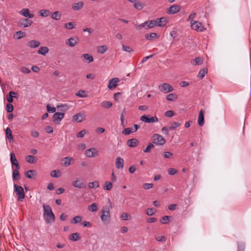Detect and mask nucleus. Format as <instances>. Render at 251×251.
<instances>
[{
  "instance_id": "nucleus-1",
  "label": "nucleus",
  "mask_w": 251,
  "mask_h": 251,
  "mask_svg": "<svg viewBox=\"0 0 251 251\" xmlns=\"http://www.w3.org/2000/svg\"><path fill=\"white\" fill-rule=\"evenodd\" d=\"M43 212H44V217L47 223L53 222L55 220V216L53 213L50 206L46 204H44Z\"/></svg>"
},
{
  "instance_id": "nucleus-2",
  "label": "nucleus",
  "mask_w": 251,
  "mask_h": 251,
  "mask_svg": "<svg viewBox=\"0 0 251 251\" xmlns=\"http://www.w3.org/2000/svg\"><path fill=\"white\" fill-rule=\"evenodd\" d=\"M100 218L101 221L104 223H108L110 220V208L107 206L102 208L100 212Z\"/></svg>"
},
{
  "instance_id": "nucleus-3",
  "label": "nucleus",
  "mask_w": 251,
  "mask_h": 251,
  "mask_svg": "<svg viewBox=\"0 0 251 251\" xmlns=\"http://www.w3.org/2000/svg\"><path fill=\"white\" fill-rule=\"evenodd\" d=\"M14 191L18 196V200L19 201H22L25 199V194L23 188L17 184H15L14 185Z\"/></svg>"
},
{
  "instance_id": "nucleus-4",
  "label": "nucleus",
  "mask_w": 251,
  "mask_h": 251,
  "mask_svg": "<svg viewBox=\"0 0 251 251\" xmlns=\"http://www.w3.org/2000/svg\"><path fill=\"white\" fill-rule=\"evenodd\" d=\"M152 142L156 145H163L166 143L164 138L158 134H154L151 137Z\"/></svg>"
},
{
  "instance_id": "nucleus-5",
  "label": "nucleus",
  "mask_w": 251,
  "mask_h": 251,
  "mask_svg": "<svg viewBox=\"0 0 251 251\" xmlns=\"http://www.w3.org/2000/svg\"><path fill=\"white\" fill-rule=\"evenodd\" d=\"M191 27L193 29L197 31L202 32L205 30L202 24L197 21H192V23H191Z\"/></svg>"
},
{
  "instance_id": "nucleus-6",
  "label": "nucleus",
  "mask_w": 251,
  "mask_h": 251,
  "mask_svg": "<svg viewBox=\"0 0 251 251\" xmlns=\"http://www.w3.org/2000/svg\"><path fill=\"white\" fill-rule=\"evenodd\" d=\"M159 89L162 92L167 93L172 92L174 89L169 84L167 83H163L159 86Z\"/></svg>"
},
{
  "instance_id": "nucleus-7",
  "label": "nucleus",
  "mask_w": 251,
  "mask_h": 251,
  "mask_svg": "<svg viewBox=\"0 0 251 251\" xmlns=\"http://www.w3.org/2000/svg\"><path fill=\"white\" fill-rule=\"evenodd\" d=\"M32 23L31 20L25 18H22L18 22V25L21 28L29 27Z\"/></svg>"
},
{
  "instance_id": "nucleus-8",
  "label": "nucleus",
  "mask_w": 251,
  "mask_h": 251,
  "mask_svg": "<svg viewBox=\"0 0 251 251\" xmlns=\"http://www.w3.org/2000/svg\"><path fill=\"white\" fill-rule=\"evenodd\" d=\"M85 115L84 112H80L74 115L72 118L73 122L80 123L85 120Z\"/></svg>"
},
{
  "instance_id": "nucleus-9",
  "label": "nucleus",
  "mask_w": 251,
  "mask_h": 251,
  "mask_svg": "<svg viewBox=\"0 0 251 251\" xmlns=\"http://www.w3.org/2000/svg\"><path fill=\"white\" fill-rule=\"evenodd\" d=\"M140 120L147 123H152L157 122L158 119L156 116L149 118L146 115H143L140 117Z\"/></svg>"
},
{
  "instance_id": "nucleus-10",
  "label": "nucleus",
  "mask_w": 251,
  "mask_h": 251,
  "mask_svg": "<svg viewBox=\"0 0 251 251\" xmlns=\"http://www.w3.org/2000/svg\"><path fill=\"white\" fill-rule=\"evenodd\" d=\"M64 117V113L56 112L53 115V121L56 124H58Z\"/></svg>"
},
{
  "instance_id": "nucleus-11",
  "label": "nucleus",
  "mask_w": 251,
  "mask_h": 251,
  "mask_svg": "<svg viewBox=\"0 0 251 251\" xmlns=\"http://www.w3.org/2000/svg\"><path fill=\"white\" fill-rule=\"evenodd\" d=\"M180 9L181 8L180 6L174 4L167 9V13L169 14H174L179 12Z\"/></svg>"
},
{
  "instance_id": "nucleus-12",
  "label": "nucleus",
  "mask_w": 251,
  "mask_h": 251,
  "mask_svg": "<svg viewBox=\"0 0 251 251\" xmlns=\"http://www.w3.org/2000/svg\"><path fill=\"white\" fill-rule=\"evenodd\" d=\"M120 81V80L118 78H113L109 80L108 88L110 90H112L115 88L118 85V83Z\"/></svg>"
},
{
  "instance_id": "nucleus-13",
  "label": "nucleus",
  "mask_w": 251,
  "mask_h": 251,
  "mask_svg": "<svg viewBox=\"0 0 251 251\" xmlns=\"http://www.w3.org/2000/svg\"><path fill=\"white\" fill-rule=\"evenodd\" d=\"M85 155L88 157H93L98 155V151L95 148H91L86 150Z\"/></svg>"
},
{
  "instance_id": "nucleus-14",
  "label": "nucleus",
  "mask_w": 251,
  "mask_h": 251,
  "mask_svg": "<svg viewBox=\"0 0 251 251\" xmlns=\"http://www.w3.org/2000/svg\"><path fill=\"white\" fill-rule=\"evenodd\" d=\"M78 41V39L77 37H71L66 41V44L70 47H73L77 44Z\"/></svg>"
},
{
  "instance_id": "nucleus-15",
  "label": "nucleus",
  "mask_w": 251,
  "mask_h": 251,
  "mask_svg": "<svg viewBox=\"0 0 251 251\" xmlns=\"http://www.w3.org/2000/svg\"><path fill=\"white\" fill-rule=\"evenodd\" d=\"M10 161L12 165L16 167V169H20V165L13 152H11L10 153Z\"/></svg>"
},
{
  "instance_id": "nucleus-16",
  "label": "nucleus",
  "mask_w": 251,
  "mask_h": 251,
  "mask_svg": "<svg viewBox=\"0 0 251 251\" xmlns=\"http://www.w3.org/2000/svg\"><path fill=\"white\" fill-rule=\"evenodd\" d=\"M157 25L160 27L164 26L167 23V20L165 17L157 18L156 20Z\"/></svg>"
},
{
  "instance_id": "nucleus-17",
  "label": "nucleus",
  "mask_w": 251,
  "mask_h": 251,
  "mask_svg": "<svg viewBox=\"0 0 251 251\" xmlns=\"http://www.w3.org/2000/svg\"><path fill=\"white\" fill-rule=\"evenodd\" d=\"M72 185L75 187L77 188H83L86 187V185L84 182H83L81 180L77 179L75 181H74L72 182Z\"/></svg>"
},
{
  "instance_id": "nucleus-18",
  "label": "nucleus",
  "mask_w": 251,
  "mask_h": 251,
  "mask_svg": "<svg viewBox=\"0 0 251 251\" xmlns=\"http://www.w3.org/2000/svg\"><path fill=\"white\" fill-rule=\"evenodd\" d=\"M204 111L202 109H201L199 112L198 117V124L201 126H203L204 124Z\"/></svg>"
},
{
  "instance_id": "nucleus-19",
  "label": "nucleus",
  "mask_w": 251,
  "mask_h": 251,
  "mask_svg": "<svg viewBox=\"0 0 251 251\" xmlns=\"http://www.w3.org/2000/svg\"><path fill=\"white\" fill-rule=\"evenodd\" d=\"M139 143V141L136 138H132L127 140V145L131 148L137 146Z\"/></svg>"
},
{
  "instance_id": "nucleus-20",
  "label": "nucleus",
  "mask_w": 251,
  "mask_h": 251,
  "mask_svg": "<svg viewBox=\"0 0 251 251\" xmlns=\"http://www.w3.org/2000/svg\"><path fill=\"white\" fill-rule=\"evenodd\" d=\"M40 45V42L36 40H31L27 43V46L31 48H36Z\"/></svg>"
},
{
  "instance_id": "nucleus-21",
  "label": "nucleus",
  "mask_w": 251,
  "mask_h": 251,
  "mask_svg": "<svg viewBox=\"0 0 251 251\" xmlns=\"http://www.w3.org/2000/svg\"><path fill=\"white\" fill-rule=\"evenodd\" d=\"M124 161L123 158L118 157L116 160V166L118 169H123L124 167Z\"/></svg>"
},
{
  "instance_id": "nucleus-22",
  "label": "nucleus",
  "mask_w": 251,
  "mask_h": 251,
  "mask_svg": "<svg viewBox=\"0 0 251 251\" xmlns=\"http://www.w3.org/2000/svg\"><path fill=\"white\" fill-rule=\"evenodd\" d=\"M203 60L200 57H196L195 59L191 60V63L193 65H201L203 63Z\"/></svg>"
},
{
  "instance_id": "nucleus-23",
  "label": "nucleus",
  "mask_w": 251,
  "mask_h": 251,
  "mask_svg": "<svg viewBox=\"0 0 251 251\" xmlns=\"http://www.w3.org/2000/svg\"><path fill=\"white\" fill-rule=\"evenodd\" d=\"M73 160V158L71 157H64L62 161L61 165L64 167H68L71 164V161Z\"/></svg>"
},
{
  "instance_id": "nucleus-24",
  "label": "nucleus",
  "mask_w": 251,
  "mask_h": 251,
  "mask_svg": "<svg viewBox=\"0 0 251 251\" xmlns=\"http://www.w3.org/2000/svg\"><path fill=\"white\" fill-rule=\"evenodd\" d=\"M21 13L25 17H28L29 18H32L34 17V14L29 13V10L27 8H24L21 11Z\"/></svg>"
},
{
  "instance_id": "nucleus-25",
  "label": "nucleus",
  "mask_w": 251,
  "mask_h": 251,
  "mask_svg": "<svg viewBox=\"0 0 251 251\" xmlns=\"http://www.w3.org/2000/svg\"><path fill=\"white\" fill-rule=\"evenodd\" d=\"M81 58H83L85 60L87 61V63H91L93 62L94 58L92 55L88 53L83 54L81 56Z\"/></svg>"
},
{
  "instance_id": "nucleus-26",
  "label": "nucleus",
  "mask_w": 251,
  "mask_h": 251,
  "mask_svg": "<svg viewBox=\"0 0 251 251\" xmlns=\"http://www.w3.org/2000/svg\"><path fill=\"white\" fill-rule=\"evenodd\" d=\"M49 51V49L47 47H41L38 50V53L43 55H46Z\"/></svg>"
},
{
  "instance_id": "nucleus-27",
  "label": "nucleus",
  "mask_w": 251,
  "mask_h": 251,
  "mask_svg": "<svg viewBox=\"0 0 251 251\" xmlns=\"http://www.w3.org/2000/svg\"><path fill=\"white\" fill-rule=\"evenodd\" d=\"M17 95V93L13 91H10L8 95L6 96V99L7 101L10 103H12L13 101V97H15V95Z\"/></svg>"
},
{
  "instance_id": "nucleus-28",
  "label": "nucleus",
  "mask_w": 251,
  "mask_h": 251,
  "mask_svg": "<svg viewBox=\"0 0 251 251\" xmlns=\"http://www.w3.org/2000/svg\"><path fill=\"white\" fill-rule=\"evenodd\" d=\"M69 239L73 241H76L80 239V235L78 233H75L71 234Z\"/></svg>"
},
{
  "instance_id": "nucleus-29",
  "label": "nucleus",
  "mask_w": 251,
  "mask_h": 251,
  "mask_svg": "<svg viewBox=\"0 0 251 251\" xmlns=\"http://www.w3.org/2000/svg\"><path fill=\"white\" fill-rule=\"evenodd\" d=\"M83 6V2L82 1H79L78 2L75 3L72 6V8L74 10H79L82 8Z\"/></svg>"
},
{
  "instance_id": "nucleus-30",
  "label": "nucleus",
  "mask_w": 251,
  "mask_h": 251,
  "mask_svg": "<svg viewBox=\"0 0 251 251\" xmlns=\"http://www.w3.org/2000/svg\"><path fill=\"white\" fill-rule=\"evenodd\" d=\"M38 13L40 16L42 17H47L50 15V12L49 10L42 9L39 11Z\"/></svg>"
},
{
  "instance_id": "nucleus-31",
  "label": "nucleus",
  "mask_w": 251,
  "mask_h": 251,
  "mask_svg": "<svg viewBox=\"0 0 251 251\" xmlns=\"http://www.w3.org/2000/svg\"><path fill=\"white\" fill-rule=\"evenodd\" d=\"M19 169H16L13 170L12 173L13 178L15 180H19L20 179V175L18 171Z\"/></svg>"
},
{
  "instance_id": "nucleus-32",
  "label": "nucleus",
  "mask_w": 251,
  "mask_h": 251,
  "mask_svg": "<svg viewBox=\"0 0 251 251\" xmlns=\"http://www.w3.org/2000/svg\"><path fill=\"white\" fill-rule=\"evenodd\" d=\"M25 33L22 32V31H19L16 32L13 35V37L17 39H20L22 37L25 36Z\"/></svg>"
},
{
  "instance_id": "nucleus-33",
  "label": "nucleus",
  "mask_w": 251,
  "mask_h": 251,
  "mask_svg": "<svg viewBox=\"0 0 251 251\" xmlns=\"http://www.w3.org/2000/svg\"><path fill=\"white\" fill-rule=\"evenodd\" d=\"M5 134L6 138L10 141H11L13 139V135L12 134V131L9 127H7L5 130Z\"/></svg>"
},
{
  "instance_id": "nucleus-34",
  "label": "nucleus",
  "mask_w": 251,
  "mask_h": 251,
  "mask_svg": "<svg viewBox=\"0 0 251 251\" xmlns=\"http://www.w3.org/2000/svg\"><path fill=\"white\" fill-rule=\"evenodd\" d=\"M207 73V69L205 68L201 69L198 75V77H199L200 79H202L205 75Z\"/></svg>"
},
{
  "instance_id": "nucleus-35",
  "label": "nucleus",
  "mask_w": 251,
  "mask_h": 251,
  "mask_svg": "<svg viewBox=\"0 0 251 251\" xmlns=\"http://www.w3.org/2000/svg\"><path fill=\"white\" fill-rule=\"evenodd\" d=\"M177 98V95L175 93H171L168 95L166 97V99L168 100L173 101Z\"/></svg>"
},
{
  "instance_id": "nucleus-36",
  "label": "nucleus",
  "mask_w": 251,
  "mask_h": 251,
  "mask_svg": "<svg viewBox=\"0 0 251 251\" xmlns=\"http://www.w3.org/2000/svg\"><path fill=\"white\" fill-rule=\"evenodd\" d=\"M51 18L55 20H59L60 19L61 17V14L59 11H55L52 13L51 14Z\"/></svg>"
},
{
  "instance_id": "nucleus-37",
  "label": "nucleus",
  "mask_w": 251,
  "mask_h": 251,
  "mask_svg": "<svg viewBox=\"0 0 251 251\" xmlns=\"http://www.w3.org/2000/svg\"><path fill=\"white\" fill-rule=\"evenodd\" d=\"M148 25V22L146 21L140 25H135V27L137 30H140L142 28L144 27L147 28Z\"/></svg>"
},
{
  "instance_id": "nucleus-38",
  "label": "nucleus",
  "mask_w": 251,
  "mask_h": 251,
  "mask_svg": "<svg viewBox=\"0 0 251 251\" xmlns=\"http://www.w3.org/2000/svg\"><path fill=\"white\" fill-rule=\"evenodd\" d=\"M25 160L29 163L33 164L35 163V157L33 155H28L25 157Z\"/></svg>"
},
{
  "instance_id": "nucleus-39",
  "label": "nucleus",
  "mask_w": 251,
  "mask_h": 251,
  "mask_svg": "<svg viewBox=\"0 0 251 251\" xmlns=\"http://www.w3.org/2000/svg\"><path fill=\"white\" fill-rule=\"evenodd\" d=\"M145 4L142 2H137L134 4L133 6L137 10H142L145 6Z\"/></svg>"
},
{
  "instance_id": "nucleus-40",
  "label": "nucleus",
  "mask_w": 251,
  "mask_h": 251,
  "mask_svg": "<svg viewBox=\"0 0 251 251\" xmlns=\"http://www.w3.org/2000/svg\"><path fill=\"white\" fill-rule=\"evenodd\" d=\"M100 105L104 108H108L112 106V103L110 101L105 100L102 101Z\"/></svg>"
},
{
  "instance_id": "nucleus-41",
  "label": "nucleus",
  "mask_w": 251,
  "mask_h": 251,
  "mask_svg": "<svg viewBox=\"0 0 251 251\" xmlns=\"http://www.w3.org/2000/svg\"><path fill=\"white\" fill-rule=\"evenodd\" d=\"M82 220L80 216H77L74 217L71 221L72 224H75L80 223Z\"/></svg>"
},
{
  "instance_id": "nucleus-42",
  "label": "nucleus",
  "mask_w": 251,
  "mask_h": 251,
  "mask_svg": "<svg viewBox=\"0 0 251 251\" xmlns=\"http://www.w3.org/2000/svg\"><path fill=\"white\" fill-rule=\"evenodd\" d=\"M112 187V184L110 181H105L103 189L106 190H111Z\"/></svg>"
},
{
  "instance_id": "nucleus-43",
  "label": "nucleus",
  "mask_w": 251,
  "mask_h": 251,
  "mask_svg": "<svg viewBox=\"0 0 251 251\" xmlns=\"http://www.w3.org/2000/svg\"><path fill=\"white\" fill-rule=\"evenodd\" d=\"M157 37L156 33H151L150 34H147L145 35V38L147 40H152Z\"/></svg>"
},
{
  "instance_id": "nucleus-44",
  "label": "nucleus",
  "mask_w": 251,
  "mask_h": 251,
  "mask_svg": "<svg viewBox=\"0 0 251 251\" xmlns=\"http://www.w3.org/2000/svg\"><path fill=\"white\" fill-rule=\"evenodd\" d=\"M88 209L90 212H96L97 211V204L96 203H93L88 207Z\"/></svg>"
},
{
  "instance_id": "nucleus-45",
  "label": "nucleus",
  "mask_w": 251,
  "mask_h": 251,
  "mask_svg": "<svg viewBox=\"0 0 251 251\" xmlns=\"http://www.w3.org/2000/svg\"><path fill=\"white\" fill-rule=\"evenodd\" d=\"M88 187L90 188H98L99 187V182L97 180L88 183Z\"/></svg>"
},
{
  "instance_id": "nucleus-46",
  "label": "nucleus",
  "mask_w": 251,
  "mask_h": 251,
  "mask_svg": "<svg viewBox=\"0 0 251 251\" xmlns=\"http://www.w3.org/2000/svg\"><path fill=\"white\" fill-rule=\"evenodd\" d=\"M148 25L147 29L152 28L155 26H157L156 20L148 21Z\"/></svg>"
},
{
  "instance_id": "nucleus-47",
  "label": "nucleus",
  "mask_w": 251,
  "mask_h": 251,
  "mask_svg": "<svg viewBox=\"0 0 251 251\" xmlns=\"http://www.w3.org/2000/svg\"><path fill=\"white\" fill-rule=\"evenodd\" d=\"M107 50V47L105 46H101L97 48V51L100 53H104Z\"/></svg>"
},
{
  "instance_id": "nucleus-48",
  "label": "nucleus",
  "mask_w": 251,
  "mask_h": 251,
  "mask_svg": "<svg viewBox=\"0 0 251 251\" xmlns=\"http://www.w3.org/2000/svg\"><path fill=\"white\" fill-rule=\"evenodd\" d=\"M35 175V171L33 170L28 171L26 174V176L28 178H32Z\"/></svg>"
},
{
  "instance_id": "nucleus-49",
  "label": "nucleus",
  "mask_w": 251,
  "mask_h": 251,
  "mask_svg": "<svg viewBox=\"0 0 251 251\" xmlns=\"http://www.w3.org/2000/svg\"><path fill=\"white\" fill-rule=\"evenodd\" d=\"M61 174L59 171H56L55 170L52 171L50 172V176L53 177H58L60 176Z\"/></svg>"
},
{
  "instance_id": "nucleus-50",
  "label": "nucleus",
  "mask_w": 251,
  "mask_h": 251,
  "mask_svg": "<svg viewBox=\"0 0 251 251\" xmlns=\"http://www.w3.org/2000/svg\"><path fill=\"white\" fill-rule=\"evenodd\" d=\"M155 212L156 210L153 208H148L146 210V214L149 216H152Z\"/></svg>"
},
{
  "instance_id": "nucleus-51",
  "label": "nucleus",
  "mask_w": 251,
  "mask_h": 251,
  "mask_svg": "<svg viewBox=\"0 0 251 251\" xmlns=\"http://www.w3.org/2000/svg\"><path fill=\"white\" fill-rule=\"evenodd\" d=\"M132 132H133V129L130 128H125L122 131V133L124 135H128Z\"/></svg>"
},
{
  "instance_id": "nucleus-52",
  "label": "nucleus",
  "mask_w": 251,
  "mask_h": 251,
  "mask_svg": "<svg viewBox=\"0 0 251 251\" xmlns=\"http://www.w3.org/2000/svg\"><path fill=\"white\" fill-rule=\"evenodd\" d=\"M154 147L152 143H150L147 147L143 150L144 152H149Z\"/></svg>"
},
{
  "instance_id": "nucleus-53",
  "label": "nucleus",
  "mask_w": 251,
  "mask_h": 251,
  "mask_svg": "<svg viewBox=\"0 0 251 251\" xmlns=\"http://www.w3.org/2000/svg\"><path fill=\"white\" fill-rule=\"evenodd\" d=\"M171 217L169 216H165L160 220V223L163 224H167Z\"/></svg>"
},
{
  "instance_id": "nucleus-54",
  "label": "nucleus",
  "mask_w": 251,
  "mask_h": 251,
  "mask_svg": "<svg viewBox=\"0 0 251 251\" xmlns=\"http://www.w3.org/2000/svg\"><path fill=\"white\" fill-rule=\"evenodd\" d=\"M180 126V124L178 122H174L172 123L171 126L169 127V129L172 130L176 128L179 127Z\"/></svg>"
},
{
  "instance_id": "nucleus-55",
  "label": "nucleus",
  "mask_w": 251,
  "mask_h": 251,
  "mask_svg": "<svg viewBox=\"0 0 251 251\" xmlns=\"http://www.w3.org/2000/svg\"><path fill=\"white\" fill-rule=\"evenodd\" d=\"M153 187V184L152 183H144L143 185V187L145 190H148L151 189Z\"/></svg>"
},
{
  "instance_id": "nucleus-56",
  "label": "nucleus",
  "mask_w": 251,
  "mask_h": 251,
  "mask_svg": "<svg viewBox=\"0 0 251 251\" xmlns=\"http://www.w3.org/2000/svg\"><path fill=\"white\" fill-rule=\"evenodd\" d=\"M6 111L8 113H10L13 111V105L10 103H8L6 105Z\"/></svg>"
},
{
  "instance_id": "nucleus-57",
  "label": "nucleus",
  "mask_w": 251,
  "mask_h": 251,
  "mask_svg": "<svg viewBox=\"0 0 251 251\" xmlns=\"http://www.w3.org/2000/svg\"><path fill=\"white\" fill-rule=\"evenodd\" d=\"M156 240L161 242H165L166 241V237L164 236H157L155 238Z\"/></svg>"
},
{
  "instance_id": "nucleus-58",
  "label": "nucleus",
  "mask_w": 251,
  "mask_h": 251,
  "mask_svg": "<svg viewBox=\"0 0 251 251\" xmlns=\"http://www.w3.org/2000/svg\"><path fill=\"white\" fill-rule=\"evenodd\" d=\"M47 111L49 113H54L56 111V108L54 107H50L49 104L47 105Z\"/></svg>"
},
{
  "instance_id": "nucleus-59",
  "label": "nucleus",
  "mask_w": 251,
  "mask_h": 251,
  "mask_svg": "<svg viewBox=\"0 0 251 251\" xmlns=\"http://www.w3.org/2000/svg\"><path fill=\"white\" fill-rule=\"evenodd\" d=\"M45 130L48 133H51L53 131V128L50 126H48L45 127Z\"/></svg>"
},
{
  "instance_id": "nucleus-60",
  "label": "nucleus",
  "mask_w": 251,
  "mask_h": 251,
  "mask_svg": "<svg viewBox=\"0 0 251 251\" xmlns=\"http://www.w3.org/2000/svg\"><path fill=\"white\" fill-rule=\"evenodd\" d=\"M31 135L34 138H37L39 136V132L35 129L31 130Z\"/></svg>"
},
{
  "instance_id": "nucleus-61",
  "label": "nucleus",
  "mask_w": 251,
  "mask_h": 251,
  "mask_svg": "<svg viewBox=\"0 0 251 251\" xmlns=\"http://www.w3.org/2000/svg\"><path fill=\"white\" fill-rule=\"evenodd\" d=\"M122 48H123V50L125 51H126L128 52H131L133 51V50L129 46L123 45Z\"/></svg>"
},
{
  "instance_id": "nucleus-62",
  "label": "nucleus",
  "mask_w": 251,
  "mask_h": 251,
  "mask_svg": "<svg viewBox=\"0 0 251 251\" xmlns=\"http://www.w3.org/2000/svg\"><path fill=\"white\" fill-rule=\"evenodd\" d=\"M76 95L77 96H78L80 98H84L86 97V95H85V92L84 91H79L77 92L76 94Z\"/></svg>"
},
{
  "instance_id": "nucleus-63",
  "label": "nucleus",
  "mask_w": 251,
  "mask_h": 251,
  "mask_svg": "<svg viewBox=\"0 0 251 251\" xmlns=\"http://www.w3.org/2000/svg\"><path fill=\"white\" fill-rule=\"evenodd\" d=\"M120 217L123 220H127L128 217H131V216L127 213H123L122 214Z\"/></svg>"
},
{
  "instance_id": "nucleus-64",
  "label": "nucleus",
  "mask_w": 251,
  "mask_h": 251,
  "mask_svg": "<svg viewBox=\"0 0 251 251\" xmlns=\"http://www.w3.org/2000/svg\"><path fill=\"white\" fill-rule=\"evenodd\" d=\"M164 115L167 117H172L174 115V112L172 110H169L166 111Z\"/></svg>"
}]
</instances>
